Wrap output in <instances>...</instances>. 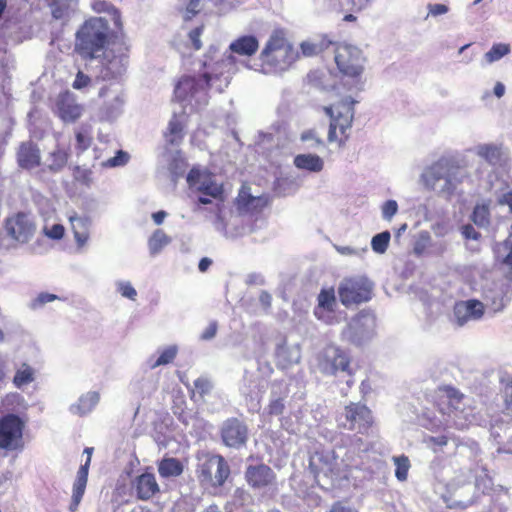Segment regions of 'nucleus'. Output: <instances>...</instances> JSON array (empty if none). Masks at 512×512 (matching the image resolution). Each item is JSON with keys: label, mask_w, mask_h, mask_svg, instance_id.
<instances>
[{"label": "nucleus", "mask_w": 512, "mask_h": 512, "mask_svg": "<svg viewBox=\"0 0 512 512\" xmlns=\"http://www.w3.org/2000/svg\"><path fill=\"white\" fill-rule=\"evenodd\" d=\"M350 447L338 446L334 450H316L309 458V468L321 486V477L327 479L347 478L350 468H361L363 455L369 450L367 443L359 437H346Z\"/></svg>", "instance_id": "obj_1"}, {"label": "nucleus", "mask_w": 512, "mask_h": 512, "mask_svg": "<svg viewBox=\"0 0 512 512\" xmlns=\"http://www.w3.org/2000/svg\"><path fill=\"white\" fill-rule=\"evenodd\" d=\"M299 59V52L283 28H276L259 54L260 71L277 74L288 70Z\"/></svg>", "instance_id": "obj_2"}, {"label": "nucleus", "mask_w": 512, "mask_h": 512, "mask_svg": "<svg viewBox=\"0 0 512 512\" xmlns=\"http://www.w3.org/2000/svg\"><path fill=\"white\" fill-rule=\"evenodd\" d=\"M438 397L445 407L440 405V412L445 418V425L457 429H465L479 422L473 398L464 395L452 386L439 387Z\"/></svg>", "instance_id": "obj_3"}, {"label": "nucleus", "mask_w": 512, "mask_h": 512, "mask_svg": "<svg viewBox=\"0 0 512 512\" xmlns=\"http://www.w3.org/2000/svg\"><path fill=\"white\" fill-rule=\"evenodd\" d=\"M235 59L233 56H229L226 59H222L216 63L214 69L215 74L211 76L209 73H202L199 75H184L182 76L175 85L174 98L178 102L190 101L192 98L200 93H206L210 89L215 80H219L223 77L225 86L228 85L230 80V72L227 70V75H224V70L228 66H234Z\"/></svg>", "instance_id": "obj_4"}, {"label": "nucleus", "mask_w": 512, "mask_h": 512, "mask_svg": "<svg viewBox=\"0 0 512 512\" xmlns=\"http://www.w3.org/2000/svg\"><path fill=\"white\" fill-rule=\"evenodd\" d=\"M111 33L103 17L86 20L76 33V50L85 58H94L109 44Z\"/></svg>", "instance_id": "obj_5"}, {"label": "nucleus", "mask_w": 512, "mask_h": 512, "mask_svg": "<svg viewBox=\"0 0 512 512\" xmlns=\"http://www.w3.org/2000/svg\"><path fill=\"white\" fill-rule=\"evenodd\" d=\"M334 62L342 78L351 80L350 90L362 86L366 58L358 47L348 43H334Z\"/></svg>", "instance_id": "obj_6"}, {"label": "nucleus", "mask_w": 512, "mask_h": 512, "mask_svg": "<svg viewBox=\"0 0 512 512\" xmlns=\"http://www.w3.org/2000/svg\"><path fill=\"white\" fill-rule=\"evenodd\" d=\"M196 475L204 488H219L228 479L230 466L219 454L200 452L197 454Z\"/></svg>", "instance_id": "obj_7"}, {"label": "nucleus", "mask_w": 512, "mask_h": 512, "mask_svg": "<svg viewBox=\"0 0 512 512\" xmlns=\"http://www.w3.org/2000/svg\"><path fill=\"white\" fill-rule=\"evenodd\" d=\"M356 101L347 97L338 103L324 107L325 113L331 118L328 140L344 144L349 137L354 118V105Z\"/></svg>", "instance_id": "obj_8"}, {"label": "nucleus", "mask_w": 512, "mask_h": 512, "mask_svg": "<svg viewBox=\"0 0 512 512\" xmlns=\"http://www.w3.org/2000/svg\"><path fill=\"white\" fill-rule=\"evenodd\" d=\"M36 233V224L29 213L16 212L7 216L3 223V235L8 238L7 248L17 247L32 240Z\"/></svg>", "instance_id": "obj_9"}, {"label": "nucleus", "mask_w": 512, "mask_h": 512, "mask_svg": "<svg viewBox=\"0 0 512 512\" xmlns=\"http://www.w3.org/2000/svg\"><path fill=\"white\" fill-rule=\"evenodd\" d=\"M349 354L340 347L330 344L316 355V367L324 375L335 376L339 372L352 375Z\"/></svg>", "instance_id": "obj_10"}, {"label": "nucleus", "mask_w": 512, "mask_h": 512, "mask_svg": "<svg viewBox=\"0 0 512 512\" xmlns=\"http://www.w3.org/2000/svg\"><path fill=\"white\" fill-rule=\"evenodd\" d=\"M373 284L361 276L345 278L338 287L340 302L345 307L359 305L372 297Z\"/></svg>", "instance_id": "obj_11"}, {"label": "nucleus", "mask_w": 512, "mask_h": 512, "mask_svg": "<svg viewBox=\"0 0 512 512\" xmlns=\"http://www.w3.org/2000/svg\"><path fill=\"white\" fill-rule=\"evenodd\" d=\"M24 422L15 414H8L0 419V448L19 450L24 447Z\"/></svg>", "instance_id": "obj_12"}, {"label": "nucleus", "mask_w": 512, "mask_h": 512, "mask_svg": "<svg viewBox=\"0 0 512 512\" xmlns=\"http://www.w3.org/2000/svg\"><path fill=\"white\" fill-rule=\"evenodd\" d=\"M338 421L342 427L348 430L366 434L373 424V417L366 405L350 403L345 406L344 412Z\"/></svg>", "instance_id": "obj_13"}, {"label": "nucleus", "mask_w": 512, "mask_h": 512, "mask_svg": "<svg viewBox=\"0 0 512 512\" xmlns=\"http://www.w3.org/2000/svg\"><path fill=\"white\" fill-rule=\"evenodd\" d=\"M51 110L63 123H75L83 116L85 107L74 93L65 90L54 98Z\"/></svg>", "instance_id": "obj_14"}, {"label": "nucleus", "mask_w": 512, "mask_h": 512, "mask_svg": "<svg viewBox=\"0 0 512 512\" xmlns=\"http://www.w3.org/2000/svg\"><path fill=\"white\" fill-rule=\"evenodd\" d=\"M486 300V304L476 299L456 302L454 305L455 317L457 320L479 319L484 315L485 307L496 312L505 306L504 298L500 295L491 297V302H488V296H486Z\"/></svg>", "instance_id": "obj_15"}, {"label": "nucleus", "mask_w": 512, "mask_h": 512, "mask_svg": "<svg viewBox=\"0 0 512 512\" xmlns=\"http://www.w3.org/2000/svg\"><path fill=\"white\" fill-rule=\"evenodd\" d=\"M221 438L226 446L240 448L248 439V428L237 418L227 419L221 427Z\"/></svg>", "instance_id": "obj_16"}, {"label": "nucleus", "mask_w": 512, "mask_h": 512, "mask_svg": "<svg viewBox=\"0 0 512 512\" xmlns=\"http://www.w3.org/2000/svg\"><path fill=\"white\" fill-rule=\"evenodd\" d=\"M375 335L374 322H349L342 331V339L355 346L367 344Z\"/></svg>", "instance_id": "obj_17"}, {"label": "nucleus", "mask_w": 512, "mask_h": 512, "mask_svg": "<svg viewBox=\"0 0 512 512\" xmlns=\"http://www.w3.org/2000/svg\"><path fill=\"white\" fill-rule=\"evenodd\" d=\"M429 179L433 183L444 179L445 183L440 189V193L447 197H451L455 193L457 186L463 181V178L457 175L456 169L449 168L444 171V165L441 163H436L430 168Z\"/></svg>", "instance_id": "obj_18"}, {"label": "nucleus", "mask_w": 512, "mask_h": 512, "mask_svg": "<svg viewBox=\"0 0 512 512\" xmlns=\"http://www.w3.org/2000/svg\"><path fill=\"white\" fill-rule=\"evenodd\" d=\"M19 167L26 170L34 169L41 164V151L32 140L21 142L16 152Z\"/></svg>", "instance_id": "obj_19"}, {"label": "nucleus", "mask_w": 512, "mask_h": 512, "mask_svg": "<svg viewBox=\"0 0 512 512\" xmlns=\"http://www.w3.org/2000/svg\"><path fill=\"white\" fill-rule=\"evenodd\" d=\"M245 478L248 484L253 488H263L274 481L275 474L273 470L265 464L250 465L246 469Z\"/></svg>", "instance_id": "obj_20"}, {"label": "nucleus", "mask_w": 512, "mask_h": 512, "mask_svg": "<svg viewBox=\"0 0 512 512\" xmlns=\"http://www.w3.org/2000/svg\"><path fill=\"white\" fill-rule=\"evenodd\" d=\"M132 489L140 500H149L159 492V485L153 473H143L132 481Z\"/></svg>", "instance_id": "obj_21"}, {"label": "nucleus", "mask_w": 512, "mask_h": 512, "mask_svg": "<svg viewBox=\"0 0 512 512\" xmlns=\"http://www.w3.org/2000/svg\"><path fill=\"white\" fill-rule=\"evenodd\" d=\"M101 399L100 392L87 391L79 396L76 402L69 406L72 415L84 417L89 415L97 407Z\"/></svg>", "instance_id": "obj_22"}, {"label": "nucleus", "mask_w": 512, "mask_h": 512, "mask_svg": "<svg viewBox=\"0 0 512 512\" xmlns=\"http://www.w3.org/2000/svg\"><path fill=\"white\" fill-rule=\"evenodd\" d=\"M267 383L254 373L246 372L240 386L241 394L250 400H258L265 392Z\"/></svg>", "instance_id": "obj_23"}, {"label": "nucleus", "mask_w": 512, "mask_h": 512, "mask_svg": "<svg viewBox=\"0 0 512 512\" xmlns=\"http://www.w3.org/2000/svg\"><path fill=\"white\" fill-rule=\"evenodd\" d=\"M259 48V41L253 35H243L236 38L229 45V50L239 56L251 57Z\"/></svg>", "instance_id": "obj_24"}, {"label": "nucleus", "mask_w": 512, "mask_h": 512, "mask_svg": "<svg viewBox=\"0 0 512 512\" xmlns=\"http://www.w3.org/2000/svg\"><path fill=\"white\" fill-rule=\"evenodd\" d=\"M74 238L79 246L87 243L90 236L91 221L86 216H78L75 212L69 216Z\"/></svg>", "instance_id": "obj_25"}, {"label": "nucleus", "mask_w": 512, "mask_h": 512, "mask_svg": "<svg viewBox=\"0 0 512 512\" xmlns=\"http://www.w3.org/2000/svg\"><path fill=\"white\" fill-rule=\"evenodd\" d=\"M288 388L282 383H273L271 399L268 406V412L271 415H281L284 411V399L287 397Z\"/></svg>", "instance_id": "obj_26"}, {"label": "nucleus", "mask_w": 512, "mask_h": 512, "mask_svg": "<svg viewBox=\"0 0 512 512\" xmlns=\"http://www.w3.org/2000/svg\"><path fill=\"white\" fill-rule=\"evenodd\" d=\"M278 363L282 367H288L299 363L301 359V350L298 344L287 345L286 343L279 345L276 350Z\"/></svg>", "instance_id": "obj_27"}, {"label": "nucleus", "mask_w": 512, "mask_h": 512, "mask_svg": "<svg viewBox=\"0 0 512 512\" xmlns=\"http://www.w3.org/2000/svg\"><path fill=\"white\" fill-rule=\"evenodd\" d=\"M293 164L300 170L318 173L324 168L323 159L316 154H298L294 157Z\"/></svg>", "instance_id": "obj_28"}, {"label": "nucleus", "mask_w": 512, "mask_h": 512, "mask_svg": "<svg viewBox=\"0 0 512 512\" xmlns=\"http://www.w3.org/2000/svg\"><path fill=\"white\" fill-rule=\"evenodd\" d=\"M129 390L137 397L145 398L156 390V383L152 377H135L129 384Z\"/></svg>", "instance_id": "obj_29"}, {"label": "nucleus", "mask_w": 512, "mask_h": 512, "mask_svg": "<svg viewBox=\"0 0 512 512\" xmlns=\"http://www.w3.org/2000/svg\"><path fill=\"white\" fill-rule=\"evenodd\" d=\"M197 191L216 200H224L223 185L217 183L211 173L204 176V180H202L200 185L197 186Z\"/></svg>", "instance_id": "obj_30"}, {"label": "nucleus", "mask_w": 512, "mask_h": 512, "mask_svg": "<svg viewBox=\"0 0 512 512\" xmlns=\"http://www.w3.org/2000/svg\"><path fill=\"white\" fill-rule=\"evenodd\" d=\"M268 205V200L264 197H255L247 193L239 194L238 206L240 209L250 212L259 213Z\"/></svg>", "instance_id": "obj_31"}, {"label": "nucleus", "mask_w": 512, "mask_h": 512, "mask_svg": "<svg viewBox=\"0 0 512 512\" xmlns=\"http://www.w3.org/2000/svg\"><path fill=\"white\" fill-rule=\"evenodd\" d=\"M317 300L318 305L315 308V315L318 318H321L320 313L323 311L333 312L337 304L334 288L322 289L318 294Z\"/></svg>", "instance_id": "obj_32"}, {"label": "nucleus", "mask_w": 512, "mask_h": 512, "mask_svg": "<svg viewBox=\"0 0 512 512\" xmlns=\"http://www.w3.org/2000/svg\"><path fill=\"white\" fill-rule=\"evenodd\" d=\"M178 352L177 346L171 345L162 350H158L159 355H151L147 360V365L150 369H155L159 366L171 363L176 357Z\"/></svg>", "instance_id": "obj_33"}, {"label": "nucleus", "mask_w": 512, "mask_h": 512, "mask_svg": "<svg viewBox=\"0 0 512 512\" xmlns=\"http://www.w3.org/2000/svg\"><path fill=\"white\" fill-rule=\"evenodd\" d=\"M164 137L168 144L178 145L184 138V123L174 115L168 123Z\"/></svg>", "instance_id": "obj_34"}, {"label": "nucleus", "mask_w": 512, "mask_h": 512, "mask_svg": "<svg viewBox=\"0 0 512 512\" xmlns=\"http://www.w3.org/2000/svg\"><path fill=\"white\" fill-rule=\"evenodd\" d=\"M75 150L82 154L90 148L93 142L92 129L89 125H82L75 130Z\"/></svg>", "instance_id": "obj_35"}, {"label": "nucleus", "mask_w": 512, "mask_h": 512, "mask_svg": "<svg viewBox=\"0 0 512 512\" xmlns=\"http://www.w3.org/2000/svg\"><path fill=\"white\" fill-rule=\"evenodd\" d=\"M158 472L163 478L177 477L182 474L183 465L176 458H164L158 464Z\"/></svg>", "instance_id": "obj_36"}, {"label": "nucleus", "mask_w": 512, "mask_h": 512, "mask_svg": "<svg viewBox=\"0 0 512 512\" xmlns=\"http://www.w3.org/2000/svg\"><path fill=\"white\" fill-rule=\"evenodd\" d=\"M35 380V370L27 363H22L16 369L13 377V384L16 388L22 389L25 385L32 383Z\"/></svg>", "instance_id": "obj_37"}, {"label": "nucleus", "mask_w": 512, "mask_h": 512, "mask_svg": "<svg viewBox=\"0 0 512 512\" xmlns=\"http://www.w3.org/2000/svg\"><path fill=\"white\" fill-rule=\"evenodd\" d=\"M85 471L82 469L81 475L76 477L73 483V491H72V499L69 506V510L71 512H75L78 509V506L82 500V497L85 493V489L87 486V481H85L84 473Z\"/></svg>", "instance_id": "obj_38"}, {"label": "nucleus", "mask_w": 512, "mask_h": 512, "mask_svg": "<svg viewBox=\"0 0 512 512\" xmlns=\"http://www.w3.org/2000/svg\"><path fill=\"white\" fill-rule=\"evenodd\" d=\"M333 42L328 40L326 36L322 37L320 43H312L309 41H304L300 44L301 52L306 57L315 56L325 49L329 48Z\"/></svg>", "instance_id": "obj_39"}, {"label": "nucleus", "mask_w": 512, "mask_h": 512, "mask_svg": "<svg viewBox=\"0 0 512 512\" xmlns=\"http://www.w3.org/2000/svg\"><path fill=\"white\" fill-rule=\"evenodd\" d=\"M170 242V238L162 229L153 232L148 240L150 253L155 255L159 253Z\"/></svg>", "instance_id": "obj_40"}, {"label": "nucleus", "mask_w": 512, "mask_h": 512, "mask_svg": "<svg viewBox=\"0 0 512 512\" xmlns=\"http://www.w3.org/2000/svg\"><path fill=\"white\" fill-rule=\"evenodd\" d=\"M77 1L78 0H52L50 8L53 18L63 19L66 17Z\"/></svg>", "instance_id": "obj_41"}, {"label": "nucleus", "mask_w": 512, "mask_h": 512, "mask_svg": "<svg viewBox=\"0 0 512 512\" xmlns=\"http://www.w3.org/2000/svg\"><path fill=\"white\" fill-rule=\"evenodd\" d=\"M69 159V153L61 148H57L54 151L50 153V164H49V170L53 172H58L62 170Z\"/></svg>", "instance_id": "obj_42"}, {"label": "nucleus", "mask_w": 512, "mask_h": 512, "mask_svg": "<svg viewBox=\"0 0 512 512\" xmlns=\"http://www.w3.org/2000/svg\"><path fill=\"white\" fill-rule=\"evenodd\" d=\"M471 220L479 227H485L490 223V210L488 204H477L472 212Z\"/></svg>", "instance_id": "obj_43"}, {"label": "nucleus", "mask_w": 512, "mask_h": 512, "mask_svg": "<svg viewBox=\"0 0 512 512\" xmlns=\"http://www.w3.org/2000/svg\"><path fill=\"white\" fill-rule=\"evenodd\" d=\"M213 389V383L206 377H199L194 381V389L192 397L203 399L206 395L210 394Z\"/></svg>", "instance_id": "obj_44"}, {"label": "nucleus", "mask_w": 512, "mask_h": 512, "mask_svg": "<svg viewBox=\"0 0 512 512\" xmlns=\"http://www.w3.org/2000/svg\"><path fill=\"white\" fill-rule=\"evenodd\" d=\"M510 45L505 43L494 44L491 49L486 52L485 59L488 63L498 61L502 57L510 53Z\"/></svg>", "instance_id": "obj_45"}, {"label": "nucleus", "mask_w": 512, "mask_h": 512, "mask_svg": "<svg viewBox=\"0 0 512 512\" xmlns=\"http://www.w3.org/2000/svg\"><path fill=\"white\" fill-rule=\"evenodd\" d=\"M502 247L508 251L507 255L502 259L501 263L506 267L504 277L507 281L512 282V237L509 236L502 243Z\"/></svg>", "instance_id": "obj_46"}, {"label": "nucleus", "mask_w": 512, "mask_h": 512, "mask_svg": "<svg viewBox=\"0 0 512 512\" xmlns=\"http://www.w3.org/2000/svg\"><path fill=\"white\" fill-rule=\"evenodd\" d=\"M390 238H391V235H390L389 231H384V232H381V233L375 235L371 241L372 249L376 253H380V254L386 252V250L389 246Z\"/></svg>", "instance_id": "obj_47"}, {"label": "nucleus", "mask_w": 512, "mask_h": 512, "mask_svg": "<svg viewBox=\"0 0 512 512\" xmlns=\"http://www.w3.org/2000/svg\"><path fill=\"white\" fill-rule=\"evenodd\" d=\"M60 299L59 296L53 293L41 292L35 298H33L29 307L33 310H38L43 308L47 303Z\"/></svg>", "instance_id": "obj_48"}, {"label": "nucleus", "mask_w": 512, "mask_h": 512, "mask_svg": "<svg viewBox=\"0 0 512 512\" xmlns=\"http://www.w3.org/2000/svg\"><path fill=\"white\" fill-rule=\"evenodd\" d=\"M396 465L395 476L399 481H405L410 468L409 459L406 456L394 457Z\"/></svg>", "instance_id": "obj_49"}, {"label": "nucleus", "mask_w": 512, "mask_h": 512, "mask_svg": "<svg viewBox=\"0 0 512 512\" xmlns=\"http://www.w3.org/2000/svg\"><path fill=\"white\" fill-rule=\"evenodd\" d=\"M492 484V479L485 469H482L481 473L475 476V488L483 494L491 489Z\"/></svg>", "instance_id": "obj_50"}, {"label": "nucleus", "mask_w": 512, "mask_h": 512, "mask_svg": "<svg viewBox=\"0 0 512 512\" xmlns=\"http://www.w3.org/2000/svg\"><path fill=\"white\" fill-rule=\"evenodd\" d=\"M117 292L124 298L135 301L137 291L128 281H120L117 283Z\"/></svg>", "instance_id": "obj_51"}, {"label": "nucleus", "mask_w": 512, "mask_h": 512, "mask_svg": "<svg viewBox=\"0 0 512 512\" xmlns=\"http://www.w3.org/2000/svg\"><path fill=\"white\" fill-rule=\"evenodd\" d=\"M502 398L506 411L512 414V378L503 381Z\"/></svg>", "instance_id": "obj_52"}, {"label": "nucleus", "mask_w": 512, "mask_h": 512, "mask_svg": "<svg viewBox=\"0 0 512 512\" xmlns=\"http://www.w3.org/2000/svg\"><path fill=\"white\" fill-rule=\"evenodd\" d=\"M204 31V25H200L198 27L193 28L189 34L188 37L192 43V48L196 51L200 50L202 48V42L200 40L202 34Z\"/></svg>", "instance_id": "obj_53"}, {"label": "nucleus", "mask_w": 512, "mask_h": 512, "mask_svg": "<svg viewBox=\"0 0 512 512\" xmlns=\"http://www.w3.org/2000/svg\"><path fill=\"white\" fill-rule=\"evenodd\" d=\"M479 155L489 162L496 160L500 156L499 149L494 145H484L480 147Z\"/></svg>", "instance_id": "obj_54"}, {"label": "nucleus", "mask_w": 512, "mask_h": 512, "mask_svg": "<svg viewBox=\"0 0 512 512\" xmlns=\"http://www.w3.org/2000/svg\"><path fill=\"white\" fill-rule=\"evenodd\" d=\"M208 172H202L199 169L192 168L187 175V182L190 186H198L200 182L204 180V176H207Z\"/></svg>", "instance_id": "obj_55"}, {"label": "nucleus", "mask_w": 512, "mask_h": 512, "mask_svg": "<svg viewBox=\"0 0 512 512\" xmlns=\"http://www.w3.org/2000/svg\"><path fill=\"white\" fill-rule=\"evenodd\" d=\"M44 232L46 236H48L49 238L59 240L63 238L65 229L64 226L61 224H54L49 229L45 228Z\"/></svg>", "instance_id": "obj_56"}, {"label": "nucleus", "mask_w": 512, "mask_h": 512, "mask_svg": "<svg viewBox=\"0 0 512 512\" xmlns=\"http://www.w3.org/2000/svg\"><path fill=\"white\" fill-rule=\"evenodd\" d=\"M397 210V202L395 200H388L382 207L383 217L390 220L397 213Z\"/></svg>", "instance_id": "obj_57"}, {"label": "nucleus", "mask_w": 512, "mask_h": 512, "mask_svg": "<svg viewBox=\"0 0 512 512\" xmlns=\"http://www.w3.org/2000/svg\"><path fill=\"white\" fill-rule=\"evenodd\" d=\"M91 82V79L88 75L84 74L82 71H78L76 74L75 80L73 81L72 87L74 89L80 90L82 88L87 87Z\"/></svg>", "instance_id": "obj_58"}, {"label": "nucleus", "mask_w": 512, "mask_h": 512, "mask_svg": "<svg viewBox=\"0 0 512 512\" xmlns=\"http://www.w3.org/2000/svg\"><path fill=\"white\" fill-rule=\"evenodd\" d=\"M84 453L87 455V458H86V461L84 464H82L80 466V468L78 469L77 471V475L76 477H79L81 474V471L82 469L85 471L84 473V476H85V481H88V473H89V467H90V463H91V457H92V453H93V448L92 447H86L84 449Z\"/></svg>", "instance_id": "obj_59"}, {"label": "nucleus", "mask_w": 512, "mask_h": 512, "mask_svg": "<svg viewBox=\"0 0 512 512\" xmlns=\"http://www.w3.org/2000/svg\"><path fill=\"white\" fill-rule=\"evenodd\" d=\"M461 232L465 239L479 240L481 238V233L476 231L471 224L464 225Z\"/></svg>", "instance_id": "obj_60"}, {"label": "nucleus", "mask_w": 512, "mask_h": 512, "mask_svg": "<svg viewBox=\"0 0 512 512\" xmlns=\"http://www.w3.org/2000/svg\"><path fill=\"white\" fill-rule=\"evenodd\" d=\"M428 14L437 17L443 14H446L449 10L448 6L445 4H428Z\"/></svg>", "instance_id": "obj_61"}, {"label": "nucleus", "mask_w": 512, "mask_h": 512, "mask_svg": "<svg viewBox=\"0 0 512 512\" xmlns=\"http://www.w3.org/2000/svg\"><path fill=\"white\" fill-rule=\"evenodd\" d=\"M128 160V154L122 150L118 151L117 154L109 159V164L113 167L123 165Z\"/></svg>", "instance_id": "obj_62"}, {"label": "nucleus", "mask_w": 512, "mask_h": 512, "mask_svg": "<svg viewBox=\"0 0 512 512\" xmlns=\"http://www.w3.org/2000/svg\"><path fill=\"white\" fill-rule=\"evenodd\" d=\"M216 332H217V326L215 323H211L206 329L205 331L201 334L200 338L202 340H211L212 338L215 337L216 335Z\"/></svg>", "instance_id": "obj_63"}, {"label": "nucleus", "mask_w": 512, "mask_h": 512, "mask_svg": "<svg viewBox=\"0 0 512 512\" xmlns=\"http://www.w3.org/2000/svg\"><path fill=\"white\" fill-rule=\"evenodd\" d=\"M259 302L264 309H269L272 304V296L267 291H262L259 295Z\"/></svg>", "instance_id": "obj_64"}]
</instances>
